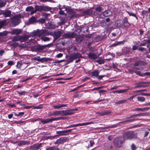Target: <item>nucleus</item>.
Wrapping results in <instances>:
<instances>
[{
    "mask_svg": "<svg viewBox=\"0 0 150 150\" xmlns=\"http://www.w3.org/2000/svg\"><path fill=\"white\" fill-rule=\"evenodd\" d=\"M123 137L125 139L131 140L132 139H136L137 138L136 134L132 131H129L123 134Z\"/></svg>",
    "mask_w": 150,
    "mask_h": 150,
    "instance_id": "f257e3e1",
    "label": "nucleus"
},
{
    "mask_svg": "<svg viewBox=\"0 0 150 150\" xmlns=\"http://www.w3.org/2000/svg\"><path fill=\"white\" fill-rule=\"evenodd\" d=\"M81 57V55L80 53H75L69 57V59L68 60V62L67 63H66V64L72 62L74 60Z\"/></svg>",
    "mask_w": 150,
    "mask_h": 150,
    "instance_id": "f03ea898",
    "label": "nucleus"
},
{
    "mask_svg": "<svg viewBox=\"0 0 150 150\" xmlns=\"http://www.w3.org/2000/svg\"><path fill=\"white\" fill-rule=\"evenodd\" d=\"M28 65L29 64L27 63H20L18 62L16 65V67L17 68H18L21 70H24Z\"/></svg>",
    "mask_w": 150,
    "mask_h": 150,
    "instance_id": "7ed1b4c3",
    "label": "nucleus"
},
{
    "mask_svg": "<svg viewBox=\"0 0 150 150\" xmlns=\"http://www.w3.org/2000/svg\"><path fill=\"white\" fill-rule=\"evenodd\" d=\"M35 12L37 11L41 12L42 11H47L49 10L48 7L47 6L36 5L35 7Z\"/></svg>",
    "mask_w": 150,
    "mask_h": 150,
    "instance_id": "20e7f679",
    "label": "nucleus"
},
{
    "mask_svg": "<svg viewBox=\"0 0 150 150\" xmlns=\"http://www.w3.org/2000/svg\"><path fill=\"white\" fill-rule=\"evenodd\" d=\"M59 119V117L52 118L51 119H47L45 120H44L41 118H39L36 120H40L43 124H45L49 122H52L53 121L58 120Z\"/></svg>",
    "mask_w": 150,
    "mask_h": 150,
    "instance_id": "39448f33",
    "label": "nucleus"
},
{
    "mask_svg": "<svg viewBox=\"0 0 150 150\" xmlns=\"http://www.w3.org/2000/svg\"><path fill=\"white\" fill-rule=\"evenodd\" d=\"M33 59L35 60H37L38 61L41 62L43 63L45 62H47L49 61H50L52 60V59L50 58H47L46 57H44L40 58V56H37L34 57Z\"/></svg>",
    "mask_w": 150,
    "mask_h": 150,
    "instance_id": "423d86ee",
    "label": "nucleus"
},
{
    "mask_svg": "<svg viewBox=\"0 0 150 150\" xmlns=\"http://www.w3.org/2000/svg\"><path fill=\"white\" fill-rule=\"evenodd\" d=\"M121 139L122 138L121 137H117L115 139L114 143L116 146L120 147L121 146V144L122 143Z\"/></svg>",
    "mask_w": 150,
    "mask_h": 150,
    "instance_id": "0eeeda50",
    "label": "nucleus"
},
{
    "mask_svg": "<svg viewBox=\"0 0 150 150\" xmlns=\"http://www.w3.org/2000/svg\"><path fill=\"white\" fill-rule=\"evenodd\" d=\"M144 62L143 61H137L135 62L134 63V65L135 66L133 69L137 70H140L141 69V67H136L140 66H141L144 65Z\"/></svg>",
    "mask_w": 150,
    "mask_h": 150,
    "instance_id": "6e6552de",
    "label": "nucleus"
},
{
    "mask_svg": "<svg viewBox=\"0 0 150 150\" xmlns=\"http://www.w3.org/2000/svg\"><path fill=\"white\" fill-rule=\"evenodd\" d=\"M66 141V138L65 137H61L57 139L54 143L55 144H59L63 143Z\"/></svg>",
    "mask_w": 150,
    "mask_h": 150,
    "instance_id": "1a4fd4ad",
    "label": "nucleus"
},
{
    "mask_svg": "<svg viewBox=\"0 0 150 150\" xmlns=\"http://www.w3.org/2000/svg\"><path fill=\"white\" fill-rule=\"evenodd\" d=\"M147 83V82L144 81L139 82L137 83H136L135 84L136 85V86L135 87V88L144 87L145 86L143 84Z\"/></svg>",
    "mask_w": 150,
    "mask_h": 150,
    "instance_id": "9d476101",
    "label": "nucleus"
},
{
    "mask_svg": "<svg viewBox=\"0 0 150 150\" xmlns=\"http://www.w3.org/2000/svg\"><path fill=\"white\" fill-rule=\"evenodd\" d=\"M66 115V112L64 111H57L54 112L51 115Z\"/></svg>",
    "mask_w": 150,
    "mask_h": 150,
    "instance_id": "9b49d317",
    "label": "nucleus"
},
{
    "mask_svg": "<svg viewBox=\"0 0 150 150\" xmlns=\"http://www.w3.org/2000/svg\"><path fill=\"white\" fill-rule=\"evenodd\" d=\"M45 30H39L38 29L35 32V34L36 36H40L41 35H44Z\"/></svg>",
    "mask_w": 150,
    "mask_h": 150,
    "instance_id": "f8f14e48",
    "label": "nucleus"
},
{
    "mask_svg": "<svg viewBox=\"0 0 150 150\" xmlns=\"http://www.w3.org/2000/svg\"><path fill=\"white\" fill-rule=\"evenodd\" d=\"M26 11L27 12H30L31 15L35 12V9L33 7L31 6H29L27 7L26 9Z\"/></svg>",
    "mask_w": 150,
    "mask_h": 150,
    "instance_id": "ddd939ff",
    "label": "nucleus"
},
{
    "mask_svg": "<svg viewBox=\"0 0 150 150\" xmlns=\"http://www.w3.org/2000/svg\"><path fill=\"white\" fill-rule=\"evenodd\" d=\"M76 36V34L74 32H69L66 33V38H74Z\"/></svg>",
    "mask_w": 150,
    "mask_h": 150,
    "instance_id": "4468645a",
    "label": "nucleus"
},
{
    "mask_svg": "<svg viewBox=\"0 0 150 150\" xmlns=\"http://www.w3.org/2000/svg\"><path fill=\"white\" fill-rule=\"evenodd\" d=\"M125 41L124 40L119 41V42H116L115 43L112 44L111 45V47H115L118 45H121V44H123L125 42Z\"/></svg>",
    "mask_w": 150,
    "mask_h": 150,
    "instance_id": "2eb2a0df",
    "label": "nucleus"
},
{
    "mask_svg": "<svg viewBox=\"0 0 150 150\" xmlns=\"http://www.w3.org/2000/svg\"><path fill=\"white\" fill-rule=\"evenodd\" d=\"M21 30L15 29L13 30L11 32V33L12 35H18V34H20L21 32Z\"/></svg>",
    "mask_w": 150,
    "mask_h": 150,
    "instance_id": "dca6fc26",
    "label": "nucleus"
},
{
    "mask_svg": "<svg viewBox=\"0 0 150 150\" xmlns=\"http://www.w3.org/2000/svg\"><path fill=\"white\" fill-rule=\"evenodd\" d=\"M23 38V37H21L20 36H18L13 37L12 39V40L13 41H17L21 40Z\"/></svg>",
    "mask_w": 150,
    "mask_h": 150,
    "instance_id": "f3484780",
    "label": "nucleus"
},
{
    "mask_svg": "<svg viewBox=\"0 0 150 150\" xmlns=\"http://www.w3.org/2000/svg\"><path fill=\"white\" fill-rule=\"evenodd\" d=\"M88 56L89 58L93 59H95L97 58L98 56L96 55L93 53H89Z\"/></svg>",
    "mask_w": 150,
    "mask_h": 150,
    "instance_id": "a211bd4d",
    "label": "nucleus"
},
{
    "mask_svg": "<svg viewBox=\"0 0 150 150\" xmlns=\"http://www.w3.org/2000/svg\"><path fill=\"white\" fill-rule=\"evenodd\" d=\"M77 109H72L66 110V115H69L74 114V112L76 110H77Z\"/></svg>",
    "mask_w": 150,
    "mask_h": 150,
    "instance_id": "6ab92c4d",
    "label": "nucleus"
},
{
    "mask_svg": "<svg viewBox=\"0 0 150 150\" xmlns=\"http://www.w3.org/2000/svg\"><path fill=\"white\" fill-rule=\"evenodd\" d=\"M111 113L110 111H104L103 112H100L98 113L100 115L103 116L110 114Z\"/></svg>",
    "mask_w": 150,
    "mask_h": 150,
    "instance_id": "aec40b11",
    "label": "nucleus"
},
{
    "mask_svg": "<svg viewBox=\"0 0 150 150\" xmlns=\"http://www.w3.org/2000/svg\"><path fill=\"white\" fill-rule=\"evenodd\" d=\"M61 35V33L60 31L55 32L54 35V38L57 39L59 38Z\"/></svg>",
    "mask_w": 150,
    "mask_h": 150,
    "instance_id": "412c9836",
    "label": "nucleus"
},
{
    "mask_svg": "<svg viewBox=\"0 0 150 150\" xmlns=\"http://www.w3.org/2000/svg\"><path fill=\"white\" fill-rule=\"evenodd\" d=\"M83 37L82 35H78L76 37V40L78 42H80L83 40Z\"/></svg>",
    "mask_w": 150,
    "mask_h": 150,
    "instance_id": "4be33fe9",
    "label": "nucleus"
},
{
    "mask_svg": "<svg viewBox=\"0 0 150 150\" xmlns=\"http://www.w3.org/2000/svg\"><path fill=\"white\" fill-rule=\"evenodd\" d=\"M92 11L91 9L86 10L83 12V14L84 16L89 15L92 13Z\"/></svg>",
    "mask_w": 150,
    "mask_h": 150,
    "instance_id": "5701e85b",
    "label": "nucleus"
},
{
    "mask_svg": "<svg viewBox=\"0 0 150 150\" xmlns=\"http://www.w3.org/2000/svg\"><path fill=\"white\" fill-rule=\"evenodd\" d=\"M99 73V71L98 70H96L93 71L92 73V76H94L95 77H97L98 76Z\"/></svg>",
    "mask_w": 150,
    "mask_h": 150,
    "instance_id": "b1692460",
    "label": "nucleus"
},
{
    "mask_svg": "<svg viewBox=\"0 0 150 150\" xmlns=\"http://www.w3.org/2000/svg\"><path fill=\"white\" fill-rule=\"evenodd\" d=\"M12 23L14 25H18L19 23V21L18 19V18H14L12 20Z\"/></svg>",
    "mask_w": 150,
    "mask_h": 150,
    "instance_id": "393cba45",
    "label": "nucleus"
},
{
    "mask_svg": "<svg viewBox=\"0 0 150 150\" xmlns=\"http://www.w3.org/2000/svg\"><path fill=\"white\" fill-rule=\"evenodd\" d=\"M11 11L7 10L4 13L3 15L5 17H9L11 14Z\"/></svg>",
    "mask_w": 150,
    "mask_h": 150,
    "instance_id": "a878e982",
    "label": "nucleus"
},
{
    "mask_svg": "<svg viewBox=\"0 0 150 150\" xmlns=\"http://www.w3.org/2000/svg\"><path fill=\"white\" fill-rule=\"evenodd\" d=\"M19 143L21 145H28L29 144V142H28L25 141H20Z\"/></svg>",
    "mask_w": 150,
    "mask_h": 150,
    "instance_id": "bb28decb",
    "label": "nucleus"
},
{
    "mask_svg": "<svg viewBox=\"0 0 150 150\" xmlns=\"http://www.w3.org/2000/svg\"><path fill=\"white\" fill-rule=\"evenodd\" d=\"M127 100H121L115 103L116 104H119L123 103L127 101Z\"/></svg>",
    "mask_w": 150,
    "mask_h": 150,
    "instance_id": "cd10ccee",
    "label": "nucleus"
},
{
    "mask_svg": "<svg viewBox=\"0 0 150 150\" xmlns=\"http://www.w3.org/2000/svg\"><path fill=\"white\" fill-rule=\"evenodd\" d=\"M127 91L126 89L117 90L114 92V93H123Z\"/></svg>",
    "mask_w": 150,
    "mask_h": 150,
    "instance_id": "c85d7f7f",
    "label": "nucleus"
},
{
    "mask_svg": "<svg viewBox=\"0 0 150 150\" xmlns=\"http://www.w3.org/2000/svg\"><path fill=\"white\" fill-rule=\"evenodd\" d=\"M74 13L72 12H68L66 14V16H67L68 17H69L70 18H71L74 16Z\"/></svg>",
    "mask_w": 150,
    "mask_h": 150,
    "instance_id": "c756f323",
    "label": "nucleus"
},
{
    "mask_svg": "<svg viewBox=\"0 0 150 150\" xmlns=\"http://www.w3.org/2000/svg\"><path fill=\"white\" fill-rule=\"evenodd\" d=\"M137 99L138 101L141 102H144L145 101V98L144 97L142 96L138 97Z\"/></svg>",
    "mask_w": 150,
    "mask_h": 150,
    "instance_id": "7c9ffc66",
    "label": "nucleus"
},
{
    "mask_svg": "<svg viewBox=\"0 0 150 150\" xmlns=\"http://www.w3.org/2000/svg\"><path fill=\"white\" fill-rule=\"evenodd\" d=\"M103 8L100 6H98L96 9V11L99 12H100L103 11Z\"/></svg>",
    "mask_w": 150,
    "mask_h": 150,
    "instance_id": "2f4dec72",
    "label": "nucleus"
},
{
    "mask_svg": "<svg viewBox=\"0 0 150 150\" xmlns=\"http://www.w3.org/2000/svg\"><path fill=\"white\" fill-rule=\"evenodd\" d=\"M127 12L128 13L129 15L130 16L134 17H136L137 19H138V18L137 17L135 14L131 12L127 11Z\"/></svg>",
    "mask_w": 150,
    "mask_h": 150,
    "instance_id": "473e14b6",
    "label": "nucleus"
},
{
    "mask_svg": "<svg viewBox=\"0 0 150 150\" xmlns=\"http://www.w3.org/2000/svg\"><path fill=\"white\" fill-rule=\"evenodd\" d=\"M35 21V17L33 16L29 19V22L30 23H32Z\"/></svg>",
    "mask_w": 150,
    "mask_h": 150,
    "instance_id": "72a5a7b5",
    "label": "nucleus"
},
{
    "mask_svg": "<svg viewBox=\"0 0 150 150\" xmlns=\"http://www.w3.org/2000/svg\"><path fill=\"white\" fill-rule=\"evenodd\" d=\"M65 105L62 104H59L57 105L54 106L53 107L55 109H58L62 107L65 106Z\"/></svg>",
    "mask_w": 150,
    "mask_h": 150,
    "instance_id": "f704fd0d",
    "label": "nucleus"
},
{
    "mask_svg": "<svg viewBox=\"0 0 150 150\" xmlns=\"http://www.w3.org/2000/svg\"><path fill=\"white\" fill-rule=\"evenodd\" d=\"M41 39L44 42L49 41L50 40L49 38L43 36L41 37Z\"/></svg>",
    "mask_w": 150,
    "mask_h": 150,
    "instance_id": "c9c22d12",
    "label": "nucleus"
},
{
    "mask_svg": "<svg viewBox=\"0 0 150 150\" xmlns=\"http://www.w3.org/2000/svg\"><path fill=\"white\" fill-rule=\"evenodd\" d=\"M6 1H0V7L4 6L6 4Z\"/></svg>",
    "mask_w": 150,
    "mask_h": 150,
    "instance_id": "e433bc0d",
    "label": "nucleus"
},
{
    "mask_svg": "<svg viewBox=\"0 0 150 150\" xmlns=\"http://www.w3.org/2000/svg\"><path fill=\"white\" fill-rule=\"evenodd\" d=\"M45 49L44 45H39L38 46L37 49L38 50H41Z\"/></svg>",
    "mask_w": 150,
    "mask_h": 150,
    "instance_id": "4c0bfd02",
    "label": "nucleus"
},
{
    "mask_svg": "<svg viewBox=\"0 0 150 150\" xmlns=\"http://www.w3.org/2000/svg\"><path fill=\"white\" fill-rule=\"evenodd\" d=\"M24 113L23 112H19L18 114L15 113V115L17 116H20L21 117L24 114Z\"/></svg>",
    "mask_w": 150,
    "mask_h": 150,
    "instance_id": "58836bf2",
    "label": "nucleus"
},
{
    "mask_svg": "<svg viewBox=\"0 0 150 150\" xmlns=\"http://www.w3.org/2000/svg\"><path fill=\"white\" fill-rule=\"evenodd\" d=\"M21 105L22 106H23V108H25V109H27L31 108H32L33 107L32 106H25L24 104H21Z\"/></svg>",
    "mask_w": 150,
    "mask_h": 150,
    "instance_id": "ea45409f",
    "label": "nucleus"
},
{
    "mask_svg": "<svg viewBox=\"0 0 150 150\" xmlns=\"http://www.w3.org/2000/svg\"><path fill=\"white\" fill-rule=\"evenodd\" d=\"M115 127H116V126L113 125H112V126H108L106 127H102V129H107L110 128H112Z\"/></svg>",
    "mask_w": 150,
    "mask_h": 150,
    "instance_id": "a19ab883",
    "label": "nucleus"
},
{
    "mask_svg": "<svg viewBox=\"0 0 150 150\" xmlns=\"http://www.w3.org/2000/svg\"><path fill=\"white\" fill-rule=\"evenodd\" d=\"M134 72L136 73L137 74L141 76H143L144 74H142L141 72L140 71H135Z\"/></svg>",
    "mask_w": 150,
    "mask_h": 150,
    "instance_id": "79ce46f5",
    "label": "nucleus"
},
{
    "mask_svg": "<svg viewBox=\"0 0 150 150\" xmlns=\"http://www.w3.org/2000/svg\"><path fill=\"white\" fill-rule=\"evenodd\" d=\"M92 123H93L92 122H87L85 123H81V126H85Z\"/></svg>",
    "mask_w": 150,
    "mask_h": 150,
    "instance_id": "37998d69",
    "label": "nucleus"
},
{
    "mask_svg": "<svg viewBox=\"0 0 150 150\" xmlns=\"http://www.w3.org/2000/svg\"><path fill=\"white\" fill-rule=\"evenodd\" d=\"M131 148L132 150H136L137 147L134 144H132L131 146Z\"/></svg>",
    "mask_w": 150,
    "mask_h": 150,
    "instance_id": "c03bdc74",
    "label": "nucleus"
},
{
    "mask_svg": "<svg viewBox=\"0 0 150 150\" xmlns=\"http://www.w3.org/2000/svg\"><path fill=\"white\" fill-rule=\"evenodd\" d=\"M97 62L99 64H103L104 63V60L103 59L98 60L97 61Z\"/></svg>",
    "mask_w": 150,
    "mask_h": 150,
    "instance_id": "a18cd8bd",
    "label": "nucleus"
},
{
    "mask_svg": "<svg viewBox=\"0 0 150 150\" xmlns=\"http://www.w3.org/2000/svg\"><path fill=\"white\" fill-rule=\"evenodd\" d=\"M52 33L48 32L47 31L45 30L44 36L48 35H51Z\"/></svg>",
    "mask_w": 150,
    "mask_h": 150,
    "instance_id": "49530a36",
    "label": "nucleus"
},
{
    "mask_svg": "<svg viewBox=\"0 0 150 150\" xmlns=\"http://www.w3.org/2000/svg\"><path fill=\"white\" fill-rule=\"evenodd\" d=\"M27 93V92L25 91H23L22 92H18V93L20 95H23L25 94H26Z\"/></svg>",
    "mask_w": 150,
    "mask_h": 150,
    "instance_id": "de8ad7c7",
    "label": "nucleus"
},
{
    "mask_svg": "<svg viewBox=\"0 0 150 150\" xmlns=\"http://www.w3.org/2000/svg\"><path fill=\"white\" fill-rule=\"evenodd\" d=\"M46 150H58L57 148L54 147H50L47 149Z\"/></svg>",
    "mask_w": 150,
    "mask_h": 150,
    "instance_id": "09e8293b",
    "label": "nucleus"
},
{
    "mask_svg": "<svg viewBox=\"0 0 150 150\" xmlns=\"http://www.w3.org/2000/svg\"><path fill=\"white\" fill-rule=\"evenodd\" d=\"M39 21L42 23H44L45 22V20L43 18H40L39 19Z\"/></svg>",
    "mask_w": 150,
    "mask_h": 150,
    "instance_id": "8fccbe9b",
    "label": "nucleus"
},
{
    "mask_svg": "<svg viewBox=\"0 0 150 150\" xmlns=\"http://www.w3.org/2000/svg\"><path fill=\"white\" fill-rule=\"evenodd\" d=\"M135 120L134 119H132L130 120H127L125 121V122H132L134 120Z\"/></svg>",
    "mask_w": 150,
    "mask_h": 150,
    "instance_id": "3c124183",
    "label": "nucleus"
},
{
    "mask_svg": "<svg viewBox=\"0 0 150 150\" xmlns=\"http://www.w3.org/2000/svg\"><path fill=\"white\" fill-rule=\"evenodd\" d=\"M81 126V123H78L76 124L73 125H71V127H76L77 126Z\"/></svg>",
    "mask_w": 150,
    "mask_h": 150,
    "instance_id": "603ef678",
    "label": "nucleus"
},
{
    "mask_svg": "<svg viewBox=\"0 0 150 150\" xmlns=\"http://www.w3.org/2000/svg\"><path fill=\"white\" fill-rule=\"evenodd\" d=\"M135 110L136 111H143V108H137L135 109Z\"/></svg>",
    "mask_w": 150,
    "mask_h": 150,
    "instance_id": "864d4df0",
    "label": "nucleus"
},
{
    "mask_svg": "<svg viewBox=\"0 0 150 150\" xmlns=\"http://www.w3.org/2000/svg\"><path fill=\"white\" fill-rule=\"evenodd\" d=\"M90 143V146L91 147L94 144V142L93 140H91L89 141Z\"/></svg>",
    "mask_w": 150,
    "mask_h": 150,
    "instance_id": "5fc2aeb1",
    "label": "nucleus"
},
{
    "mask_svg": "<svg viewBox=\"0 0 150 150\" xmlns=\"http://www.w3.org/2000/svg\"><path fill=\"white\" fill-rule=\"evenodd\" d=\"M124 24L125 25H126L127 26H129L130 25V24L128 22L127 20L125 21H124Z\"/></svg>",
    "mask_w": 150,
    "mask_h": 150,
    "instance_id": "6e6d98bb",
    "label": "nucleus"
},
{
    "mask_svg": "<svg viewBox=\"0 0 150 150\" xmlns=\"http://www.w3.org/2000/svg\"><path fill=\"white\" fill-rule=\"evenodd\" d=\"M52 45V44H49L47 45H44V47H45V48L46 47H49L50 46H51Z\"/></svg>",
    "mask_w": 150,
    "mask_h": 150,
    "instance_id": "4d7b16f0",
    "label": "nucleus"
},
{
    "mask_svg": "<svg viewBox=\"0 0 150 150\" xmlns=\"http://www.w3.org/2000/svg\"><path fill=\"white\" fill-rule=\"evenodd\" d=\"M142 115L141 114H137L135 115H134L132 116L131 117H132L134 116H140Z\"/></svg>",
    "mask_w": 150,
    "mask_h": 150,
    "instance_id": "13d9d810",
    "label": "nucleus"
},
{
    "mask_svg": "<svg viewBox=\"0 0 150 150\" xmlns=\"http://www.w3.org/2000/svg\"><path fill=\"white\" fill-rule=\"evenodd\" d=\"M33 106L32 107H33V108L34 109H40V108H42L40 106H36V107H35V106Z\"/></svg>",
    "mask_w": 150,
    "mask_h": 150,
    "instance_id": "bf43d9fd",
    "label": "nucleus"
},
{
    "mask_svg": "<svg viewBox=\"0 0 150 150\" xmlns=\"http://www.w3.org/2000/svg\"><path fill=\"white\" fill-rule=\"evenodd\" d=\"M139 50L140 51H142L144 50H145L146 49L143 47H140L139 48Z\"/></svg>",
    "mask_w": 150,
    "mask_h": 150,
    "instance_id": "052dcab7",
    "label": "nucleus"
},
{
    "mask_svg": "<svg viewBox=\"0 0 150 150\" xmlns=\"http://www.w3.org/2000/svg\"><path fill=\"white\" fill-rule=\"evenodd\" d=\"M105 76V75H100L98 76V78L99 79H101L102 78Z\"/></svg>",
    "mask_w": 150,
    "mask_h": 150,
    "instance_id": "680f3d73",
    "label": "nucleus"
},
{
    "mask_svg": "<svg viewBox=\"0 0 150 150\" xmlns=\"http://www.w3.org/2000/svg\"><path fill=\"white\" fill-rule=\"evenodd\" d=\"M63 54L62 53H59L58 54H57V56L56 57L57 58H60L62 56Z\"/></svg>",
    "mask_w": 150,
    "mask_h": 150,
    "instance_id": "e2e57ef3",
    "label": "nucleus"
},
{
    "mask_svg": "<svg viewBox=\"0 0 150 150\" xmlns=\"http://www.w3.org/2000/svg\"><path fill=\"white\" fill-rule=\"evenodd\" d=\"M141 95L143 96H150V93H142L141 94Z\"/></svg>",
    "mask_w": 150,
    "mask_h": 150,
    "instance_id": "0e129e2a",
    "label": "nucleus"
},
{
    "mask_svg": "<svg viewBox=\"0 0 150 150\" xmlns=\"http://www.w3.org/2000/svg\"><path fill=\"white\" fill-rule=\"evenodd\" d=\"M129 71L130 72V73L132 74L134 73V72L135 71H134L133 69H128Z\"/></svg>",
    "mask_w": 150,
    "mask_h": 150,
    "instance_id": "69168bd1",
    "label": "nucleus"
},
{
    "mask_svg": "<svg viewBox=\"0 0 150 150\" xmlns=\"http://www.w3.org/2000/svg\"><path fill=\"white\" fill-rule=\"evenodd\" d=\"M137 49H138L137 47L135 45H134L132 46V49L133 50H137Z\"/></svg>",
    "mask_w": 150,
    "mask_h": 150,
    "instance_id": "338daca9",
    "label": "nucleus"
},
{
    "mask_svg": "<svg viewBox=\"0 0 150 150\" xmlns=\"http://www.w3.org/2000/svg\"><path fill=\"white\" fill-rule=\"evenodd\" d=\"M8 65H12L13 64V62L12 61H9L8 62Z\"/></svg>",
    "mask_w": 150,
    "mask_h": 150,
    "instance_id": "774afa93",
    "label": "nucleus"
}]
</instances>
